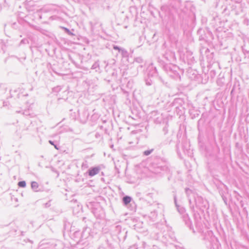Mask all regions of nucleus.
Segmentation results:
<instances>
[{
    "label": "nucleus",
    "instance_id": "obj_1",
    "mask_svg": "<svg viewBox=\"0 0 249 249\" xmlns=\"http://www.w3.org/2000/svg\"><path fill=\"white\" fill-rule=\"evenodd\" d=\"M151 171L157 175H162L170 172L166 160L157 159L152 165Z\"/></svg>",
    "mask_w": 249,
    "mask_h": 249
},
{
    "label": "nucleus",
    "instance_id": "obj_2",
    "mask_svg": "<svg viewBox=\"0 0 249 249\" xmlns=\"http://www.w3.org/2000/svg\"><path fill=\"white\" fill-rule=\"evenodd\" d=\"M163 68L166 73L171 77L176 79H180L179 74L180 69L176 65L173 64V63L166 64L163 66Z\"/></svg>",
    "mask_w": 249,
    "mask_h": 249
},
{
    "label": "nucleus",
    "instance_id": "obj_3",
    "mask_svg": "<svg viewBox=\"0 0 249 249\" xmlns=\"http://www.w3.org/2000/svg\"><path fill=\"white\" fill-rule=\"evenodd\" d=\"M81 245H86L92 239L93 234L91 232V230L90 228L86 227L81 231Z\"/></svg>",
    "mask_w": 249,
    "mask_h": 249
},
{
    "label": "nucleus",
    "instance_id": "obj_4",
    "mask_svg": "<svg viewBox=\"0 0 249 249\" xmlns=\"http://www.w3.org/2000/svg\"><path fill=\"white\" fill-rule=\"evenodd\" d=\"M162 56L165 60L170 63L176 62L177 58L175 53L170 49L164 47L163 50Z\"/></svg>",
    "mask_w": 249,
    "mask_h": 249
},
{
    "label": "nucleus",
    "instance_id": "obj_5",
    "mask_svg": "<svg viewBox=\"0 0 249 249\" xmlns=\"http://www.w3.org/2000/svg\"><path fill=\"white\" fill-rule=\"evenodd\" d=\"M75 114V113H73ZM78 117L77 118L76 117L75 114L73 115L71 114V117L73 118V119L76 120L77 119L80 121V123L82 124H85L87 122L88 117L89 116V113L88 110L86 109H84L81 112L78 111Z\"/></svg>",
    "mask_w": 249,
    "mask_h": 249
},
{
    "label": "nucleus",
    "instance_id": "obj_6",
    "mask_svg": "<svg viewBox=\"0 0 249 249\" xmlns=\"http://www.w3.org/2000/svg\"><path fill=\"white\" fill-rule=\"evenodd\" d=\"M196 205L200 209L204 211L209 208V205L206 200H204L201 197H197L196 200Z\"/></svg>",
    "mask_w": 249,
    "mask_h": 249
},
{
    "label": "nucleus",
    "instance_id": "obj_7",
    "mask_svg": "<svg viewBox=\"0 0 249 249\" xmlns=\"http://www.w3.org/2000/svg\"><path fill=\"white\" fill-rule=\"evenodd\" d=\"M81 231H76L71 233V239L77 244H81Z\"/></svg>",
    "mask_w": 249,
    "mask_h": 249
},
{
    "label": "nucleus",
    "instance_id": "obj_8",
    "mask_svg": "<svg viewBox=\"0 0 249 249\" xmlns=\"http://www.w3.org/2000/svg\"><path fill=\"white\" fill-rule=\"evenodd\" d=\"M174 203H175V204L176 205V207L177 208V209L178 211V212L182 215V216L185 213H186L185 212H186V210L185 209V208L183 207H181L179 205H178L177 203V196H175L174 197Z\"/></svg>",
    "mask_w": 249,
    "mask_h": 249
},
{
    "label": "nucleus",
    "instance_id": "obj_9",
    "mask_svg": "<svg viewBox=\"0 0 249 249\" xmlns=\"http://www.w3.org/2000/svg\"><path fill=\"white\" fill-rule=\"evenodd\" d=\"M101 168L99 167H94L89 169L88 170V173L89 176L92 177L97 174H98Z\"/></svg>",
    "mask_w": 249,
    "mask_h": 249
},
{
    "label": "nucleus",
    "instance_id": "obj_10",
    "mask_svg": "<svg viewBox=\"0 0 249 249\" xmlns=\"http://www.w3.org/2000/svg\"><path fill=\"white\" fill-rule=\"evenodd\" d=\"M182 218L185 222V225L190 229H192V223L188 214L187 213H185L182 216Z\"/></svg>",
    "mask_w": 249,
    "mask_h": 249
},
{
    "label": "nucleus",
    "instance_id": "obj_11",
    "mask_svg": "<svg viewBox=\"0 0 249 249\" xmlns=\"http://www.w3.org/2000/svg\"><path fill=\"white\" fill-rule=\"evenodd\" d=\"M204 239L209 241L211 244L216 239V238L213 235V232L209 231L207 232L206 235L204 237Z\"/></svg>",
    "mask_w": 249,
    "mask_h": 249
},
{
    "label": "nucleus",
    "instance_id": "obj_12",
    "mask_svg": "<svg viewBox=\"0 0 249 249\" xmlns=\"http://www.w3.org/2000/svg\"><path fill=\"white\" fill-rule=\"evenodd\" d=\"M16 112L21 113L24 115L29 116L30 117H33L34 116L33 113L31 112V111L29 109H28V110H25L23 111H22H22H20V110L17 111Z\"/></svg>",
    "mask_w": 249,
    "mask_h": 249
},
{
    "label": "nucleus",
    "instance_id": "obj_13",
    "mask_svg": "<svg viewBox=\"0 0 249 249\" xmlns=\"http://www.w3.org/2000/svg\"><path fill=\"white\" fill-rule=\"evenodd\" d=\"M131 197L129 196H125L123 198V201L124 205H126L130 202Z\"/></svg>",
    "mask_w": 249,
    "mask_h": 249
},
{
    "label": "nucleus",
    "instance_id": "obj_14",
    "mask_svg": "<svg viewBox=\"0 0 249 249\" xmlns=\"http://www.w3.org/2000/svg\"><path fill=\"white\" fill-rule=\"evenodd\" d=\"M31 187L34 191L36 192L37 191V189L38 188V184L36 181H32L31 182Z\"/></svg>",
    "mask_w": 249,
    "mask_h": 249
},
{
    "label": "nucleus",
    "instance_id": "obj_15",
    "mask_svg": "<svg viewBox=\"0 0 249 249\" xmlns=\"http://www.w3.org/2000/svg\"><path fill=\"white\" fill-rule=\"evenodd\" d=\"M89 167V163L87 160L84 161L81 165V169L82 170L87 169Z\"/></svg>",
    "mask_w": 249,
    "mask_h": 249
},
{
    "label": "nucleus",
    "instance_id": "obj_16",
    "mask_svg": "<svg viewBox=\"0 0 249 249\" xmlns=\"http://www.w3.org/2000/svg\"><path fill=\"white\" fill-rule=\"evenodd\" d=\"M157 216V213L156 211L151 212L150 215L149 217L152 219V220L154 221Z\"/></svg>",
    "mask_w": 249,
    "mask_h": 249
},
{
    "label": "nucleus",
    "instance_id": "obj_17",
    "mask_svg": "<svg viewBox=\"0 0 249 249\" xmlns=\"http://www.w3.org/2000/svg\"><path fill=\"white\" fill-rule=\"evenodd\" d=\"M0 52L2 51L3 53L5 52L6 46L2 40H0Z\"/></svg>",
    "mask_w": 249,
    "mask_h": 249
},
{
    "label": "nucleus",
    "instance_id": "obj_18",
    "mask_svg": "<svg viewBox=\"0 0 249 249\" xmlns=\"http://www.w3.org/2000/svg\"><path fill=\"white\" fill-rule=\"evenodd\" d=\"M120 53H121V54L123 57H126L128 56V53L127 51L124 48H122V49L121 50V51Z\"/></svg>",
    "mask_w": 249,
    "mask_h": 249
},
{
    "label": "nucleus",
    "instance_id": "obj_19",
    "mask_svg": "<svg viewBox=\"0 0 249 249\" xmlns=\"http://www.w3.org/2000/svg\"><path fill=\"white\" fill-rule=\"evenodd\" d=\"M97 69H99V64L98 62H95L91 67V69L95 70L96 71H98Z\"/></svg>",
    "mask_w": 249,
    "mask_h": 249
},
{
    "label": "nucleus",
    "instance_id": "obj_20",
    "mask_svg": "<svg viewBox=\"0 0 249 249\" xmlns=\"http://www.w3.org/2000/svg\"><path fill=\"white\" fill-rule=\"evenodd\" d=\"M29 42V40L27 38H24L23 39H22L21 40V41L20 42V43H19V45H21L22 44H28Z\"/></svg>",
    "mask_w": 249,
    "mask_h": 249
},
{
    "label": "nucleus",
    "instance_id": "obj_21",
    "mask_svg": "<svg viewBox=\"0 0 249 249\" xmlns=\"http://www.w3.org/2000/svg\"><path fill=\"white\" fill-rule=\"evenodd\" d=\"M153 149L145 150L143 152V155L145 156H148L153 151Z\"/></svg>",
    "mask_w": 249,
    "mask_h": 249
},
{
    "label": "nucleus",
    "instance_id": "obj_22",
    "mask_svg": "<svg viewBox=\"0 0 249 249\" xmlns=\"http://www.w3.org/2000/svg\"><path fill=\"white\" fill-rule=\"evenodd\" d=\"M18 185L20 187H25L26 186V182L25 181H20L18 182Z\"/></svg>",
    "mask_w": 249,
    "mask_h": 249
},
{
    "label": "nucleus",
    "instance_id": "obj_23",
    "mask_svg": "<svg viewBox=\"0 0 249 249\" xmlns=\"http://www.w3.org/2000/svg\"><path fill=\"white\" fill-rule=\"evenodd\" d=\"M134 61L138 63H142L143 61V60L142 57H138L135 58Z\"/></svg>",
    "mask_w": 249,
    "mask_h": 249
},
{
    "label": "nucleus",
    "instance_id": "obj_24",
    "mask_svg": "<svg viewBox=\"0 0 249 249\" xmlns=\"http://www.w3.org/2000/svg\"><path fill=\"white\" fill-rule=\"evenodd\" d=\"M151 69H153V72L152 73V74H151V76H156L157 75V70L156 69V68L155 67V68H153L152 66H151Z\"/></svg>",
    "mask_w": 249,
    "mask_h": 249
},
{
    "label": "nucleus",
    "instance_id": "obj_25",
    "mask_svg": "<svg viewBox=\"0 0 249 249\" xmlns=\"http://www.w3.org/2000/svg\"><path fill=\"white\" fill-rule=\"evenodd\" d=\"M146 84L148 86H150L152 84V80L151 79H147L145 80Z\"/></svg>",
    "mask_w": 249,
    "mask_h": 249
},
{
    "label": "nucleus",
    "instance_id": "obj_26",
    "mask_svg": "<svg viewBox=\"0 0 249 249\" xmlns=\"http://www.w3.org/2000/svg\"><path fill=\"white\" fill-rule=\"evenodd\" d=\"M113 48L115 50H118V52L120 53L121 51V50L123 48L119 47L118 46L116 45H113Z\"/></svg>",
    "mask_w": 249,
    "mask_h": 249
},
{
    "label": "nucleus",
    "instance_id": "obj_27",
    "mask_svg": "<svg viewBox=\"0 0 249 249\" xmlns=\"http://www.w3.org/2000/svg\"><path fill=\"white\" fill-rule=\"evenodd\" d=\"M63 29L65 30L66 33H67L69 35H72V33L67 28L64 27Z\"/></svg>",
    "mask_w": 249,
    "mask_h": 249
},
{
    "label": "nucleus",
    "instance_id": "obj_28",
    "mask_svg": "<svg viewBox=\"0 0 249 249\" xmlns=\"http://www.w3.org/2000/svg\"><path fill=\"white\" fill-rule=\"evenodd\" d=\"M190 192H191V190L189 188H187L185 189V193L187 196L189 195Z\"/></svg>",
    "mask_w": 249,
    "mask_h": 249
},
{
    "label": "nucleus",
    "instance_id": "obj_29",
    "mask_svg": "<svg viewBox=\"0 0 249 249\" xmlns=\"http://www.w3.org/2000/svg\"><path fill=\"white\" fill-rule=\"evenodd\" d=\"M50 206H51V202L50 201L49 202H48L47 203H45V207H49Z\"/></svg>",
    "mask_w": 249,
    "mask_h": 249
},
{
    "label": "nucleus",
    "instance_id": "obj_30",
    "mask_svg": "<svg viewBox=\"0 0 249 249\" xmlns=\"http://www.w3.org/2000/svg\"><path fill=\"white\" fill-rule=\"evenodd\" d=\"M53 91H59L60 90V87H55V88H54L53 89Z\"/></svg>",
    "mask_w": 249,
    "mask_h": 249
},
{
    "label": "nucleus",
    "instance_id": "obj_31",
    "mask_svg": "<svg viewBox=\"0 0 249 249\" xmlns=\"http://www.w3.org/2000/svg\"><path fill=\"white\" fill-rule=\"evenodd\" d=\"M49 142L51 145H54V142H53V141H52L50 140V141H49Z\"/></svg>",
    "mask_w": 249,
    "mask_h": 249
},
{
    "label": "nucleus",
    "instance_id": "obj_32",
    "mask_svg": "<svg viewBox=\"0 0 249 249\" xmlns=\"http://www.w3.org/2000/svg\"><path fill=\"white\" fill-rule=\"evenodd\" d=\"M163 130L165 134H166L167 133V129L166 127H164Z\"/></svg>",
    "mask_w": 249,
    "mask_h": 249
},
{
    "label": "nucleus",
    "instance_id": "obj_33",
    "mask_svg": "<svg viewBox=\"0 0 249 249\" xmlns=\"http://www.w3.org/2000/svg\"><path fill=\"white\" fill-rule=\"evenodd\" d=\"M157 114V111H153V112H152V115H156V114Z\"/></svg>",
    "mask_w": 249,
    "mask_h": 249
},
{
    "label": "nucleus",
    "instance_id": "obj_34",
    "mask_svg": "<svg viewBox=\"0 0 249 249\" xmlns=\"http://www.w3.org/2000/svg\"><path fill=\"white\" fill-rule=\"evenodd\" d=\"M194 60V57H192V58H191V59H190V61H191V63H193Z\"/></svg>",
    "mask_w": 249,
    "mask_h": 249
},
{
    "label": "nucleus",
    "instance_id": "obj_35",
    "mask_svg": "<svg viewBox=\"0 0 249 249\" xmlns=\"http://www.w3.org/2000/svg\"><path fill=\"white\" fill-rule=\"evenodd\" d=\"M159 117H157L156 119L155 120V121L157 122H160V121H158Z\"/></svg>",
    "mask_w": 249,
    "mask_h": 249
},
{
    "label": "nucleus",
    "instance_id": "obj_36",
    "mask_svg": "<svg viewBox=\"0 0 249 249\" xmlns=\"http://www.w3.org/2000/svg\"><path fill=\"white\" fill-rule=\"evenodd\" d=\"M213 73V75H215V72L214 71H211V73Z\"/></svg>",
    "mask_w": 249,
    "mask_h": 249
},
{
    "label": "nucleus",
    "instance_id": "obj_37",
    "mask_svg": "<svg viewBox=\"0 0 249 249\" xmlns=\"http://www.w3.org/2000/svg\"><path fill=\"white\" fill-rule=\"evenodd\" d=\"M54 147L56 149H58V148L57 147V145L54 144Z\"/></svg>",
    "mask_w": 249,
    "mask_h": 249
},
{
    "label": "nucleus",
    "instance_id": "obj_38",
    "mask_svg": "<svg viewBox=\"0 0 249 249\" xmlns=\"http://www.w3.org/2000/svg\"><path fill=\"white\" fill-rule=\"evenodd\" d=\"M189 202H190V203H191V201L190 199H189Z\"/></svg>",
    "mask_w": 249,
    "mask_h": 249
},
{
    "label": "nucleus",
    "instance_id": "obj_39",
    "mask_svg": "<svg viewBox=\"0 0 249 249\" xmlns=\"http://www.w3.org/2000/svg\"><path fill=\"white\" fill-rule=\"evenodd\" d=\"M232 91H233V89L231 91V93H232Z\"/></svg>",
    "mask_w": 249,
    "mask_h": 249
}]
</instances>
